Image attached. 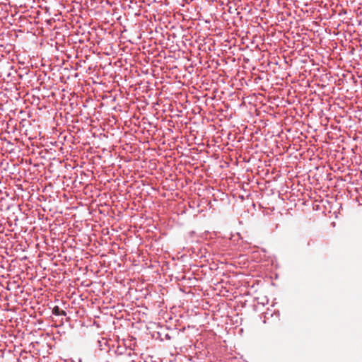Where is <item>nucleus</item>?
<instances>
[{"instance_id":"f257e3e1","label":"nucleus","mask_w":362,"mask_h":362,"mask_svg":"<svg viewBox=\"0 0 362 362\" xmlns=\"http://www.w3.org/2000/svg\"><path fill=\"white\" fill-rule=\"evenodd\" d=\"M52 313L55 315H66V312L61 310L58 306H55L52 310Z\"/></svg>"}]
</instances>
